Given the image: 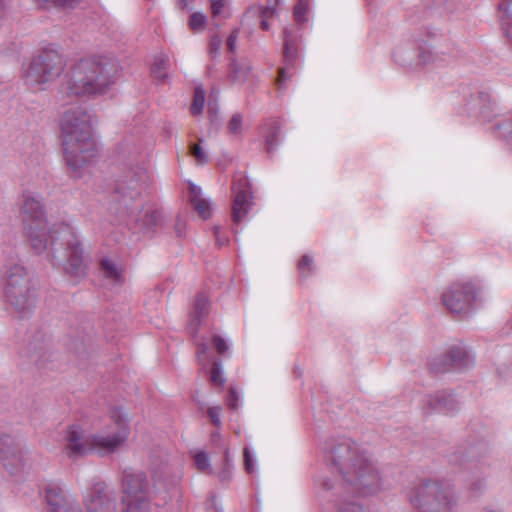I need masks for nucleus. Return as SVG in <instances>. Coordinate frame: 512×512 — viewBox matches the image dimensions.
I'll return each instance as SVG.
<instances>
[{"instance_id": "obj_33", "label": "nucleus", "mask_w": 512, "mask_h": 512, "mask_svg": "<svg viewBox=\"0 0 512 512\" xmlns=\"http://www.w3.org/2000/svg\"><path fill=\"white\" fill-rule=\"evenodd\" d=\"M190 152L198 164L203 165L208 162V154L203 150L200 144H192Z\"/></svg>"}, {"instance_id": "obj_57", "label": "nucleus", "mask_w": 512, "mask_h": 512, "mask_svg": "<svg viewBox=\"0 0 512 512\" xmlns=\"http://www.w3.org/2000/svg\"><path fill=\"white\" fill-rule=\"evenodd\" d=\"M445 367L441 368V367H436V370L440 371V370H444Z\"/></svg>"}, {"instance_id": "obj_21", "label": "nucleus", "mask_w": 512, "mask_h": 512, "mask_svg": "<svg viewBox=\"0 0 512 512\" xmlns=\"http://www.w3.org/2000/svg\"><path fill=\"white\" fill-rule=\"evenodd\" d=\"M449 61V55L430 47H422L418 53V64L422 66L433 65L436 67H443L448 64Z\"/></svg>"}, {"instance_id": "obj_55", "label": "nucleus", "mask_w": 512, "mask_h": 512, "mask_svg": "<svg viewBox=\"0 0 512 512\" xmlns=\"http://www.w3.org/2000/svg\"><path fill=\"white\" fill-rule=\"evenodd\" d=\"M498 373H499V375H500L501 377H506V376H507L506 372H505V371H503L501 368H499V369H498Z\"/></svg>"}, {"instance_id": "obj_11", "label": "nucleus", "mask_w": 512, "mask_h": 512, "mask_svg": "<svg viewBox=\"0 0 512 512\" xmlns=\"http://www.w3.org/2000/svg\"><path fill=\"white\" fill-rule=\"evenodd\" d=\"M482 299V288L473 279L462 278L452 282L442 293L443 305L454 314L470 313Z\"/></svg>"}, {"instance_id": "obj_9", "label": "nucleus", "mask_w": 512, "mask_h": 512, "mask_svg": "<svg viewBox=\"0 0 512 512\" xmlns=\"http://www.w3.org/2000/svg\"><path fill=\"white\" fill-rule=\"evenodd\" d=\"M138 197L139 193L123 195L111 205L110 213L119 223L148 232L159 224L161 213L151 205L144 206Z\"/></svg>"}, {"instance_id": "obj_52", "label": "nucleus", "mask_w": 512, "mask_h": 512, "mask_svg": "<svg viewBox=\"0 0 512 512\" xmlns=\"http://www.w3.org/2000/svg\"><path fill=\"white\" fill-rule=\"evenodd\" d=\"M506 328L508 330V333L512 334V314H511L510 319L506 323Z\"/></svg>"}, {"instance_id": "obj_32", "label": "nucleus", "mask_w": 512, "mask_h": 512, "mask_svg": "<svg viewBox=\"0 0 512 512\" xmlns=\"http://www.w3.org/2000/svg\"><path fill=\"white\" fill-rule=\"evenodd\" d=\"M233 464L229 458L228 449L224 452L223 465L221 470L218 472V477L222 482H227L232 478Z\"/></svg>"}, {"instance_id": "obj_15", "label": "nucleus", "mask_w": 512, "mask_h": 512, "mask_svg": "<svg viewBox=\"0 0 512 512\" xmlns=\"http://www.w3.org/2000/svg\"><path fill=\"white\" fill-rule=\"evenodd\" d=\"M232 189L234 192L232 221L239 224L251 209L252 192L247 179L242 175L235 179Z\"/></svg>"}, {"instance_id": "obj_25", "label": "nucleus", "mask_w": 512, "mask_h": 512, "mask_svg": "<svg viewBox=\"0 0 512 512\" xmlns=\"http://www.w3.org/2000/svg\"><path fill=\"white\" fill-rule=\"evenodd\" d=\"M168 58L164 55L156 56L154 63L151 68V73L155 79L159 81L165 80L167 77V69H168Z\"/></svg>"}, {"instance_id": "obj_46", "label": "nucleus", "mask_w": 512, "mask_h": 512, "mask_svg": "<svg viewBox=\"0 0 512 512\" xmlns=\"http://www.w3.org/2000/svg\"><path fill=\"white\" fill-rule=\"evenodd\" d=\"M237 40L238 30H234L227 39V48L229 51L234 52L236 50Z\"/></svg>"}, {"instance_id": "obj_51", "label": "nucleus", "mask_w": 512, "mask_h": 512, "mask_svg": "<svg viewBox=\"0 0 512 512\" xmlns=\"http://www.w3.org/2000/svg\"><path fill=\"white\" fill-rule=\"evenodd\" d=\"M214 233H215V236H216L217 242H218L220 245H223V244L225 243V241H224V240L222 241V238H220V237H219V228H218V227H216V228H215Z\"/></svg>"}, {"instance_id": "obj_45", "label": "nucleus", "mask_w": 512, "mask_h": 512, "mask_svg": "<svg viewBox=\"0 0 512 512\" xmlns=\"http://www.w3.org/2000/svg\"><path fill=\"white\" fill-rule=\"evenodd\" d=\"M299 4L294 8V17L297 22L305 21L306 8L303 5V0H299Z\"/></svg>"}, {"instance_id": "obj_56", "label": "nucleus", "mask_w": 512, "mask_h": 512, "mask_svg": "<svg viewBox=\"0 0 512 512\" xmlns=\"http://www.w3.org/2000/svg\"><path fill=\"white\" fill-rule=\"evenodd\" d=\"M483 512H500V511L499 510H494V509H486Z\"/></svg>"}, {"instance_id": "obj_36", "label": "nucleus", "mask_w": 512, "mask_h": 512, "mask_svg": "<svg viewBox=\"0 0 512 512\" xmlns=\"http://www.w3.org/2000/svg\"><path fill=\"white\" fill-rule=\"evenodd\" d=\"M222 46V39L219 35H212L209 40V54L212 57H216L219 54L220 48Z\"/></svg>"}, {"instance_id": "obj_31", "label": "nucleus", "mask_w": 512, "mask_h": 512, "mask_svg": "<svg viewBox=\"0 0 512 512\" xmlns=\"http://www.w3.org/2000/svg\"><path fill=\"white\" fill-rule=\"evenodd\" d=\"M499 137L505 139L512 145V116L502 120L496 125Z\"/></svg>"}, {"instance_id": "obj_16", "label": "nucleus", "mask_w": 512, "mask_h": 512, "mask_svg": "<svg viewBox=\"0 0 512 512\" xmlns=\"http://www.w3.org/2000/svg\"><path fill=\"white\" fill-rule=\"evenodd\" d=\"M421 406L426 413L451 414L459 408V403L451 392L439 391L423 396Z\"/></svg>"}, {"instance_id": "obj_5", "label": "nucleus", "mask_w": 512, "mask_h": 512, "mask_svg": "<svg viewBox=\"0 0 512 512\" xmlns=\"http://www.w3.org/2000/svg\"><path fill=\"white\" fill-rule=\"evenodd\" d=\"M116 80V68L107 61L84 59L75 64L61 84V92L73 96L102 94Z\"/></svg>"}, {"instance_id": "obj_29", "label": "nucleus", "mask_w": 512, "mask_h": 512, "mask_svg": "<svg viewBox=\"0 0 512 512\" xmlns=\"http://www.w3.org/2000/svg\"><path fill=\"white\" fill-rule=\"evenodd\" d=\"M153 478L155 481H166L171 476V466L168 462H161L159 464H152Z\"/></svg>"}, {"instance_id": "obj_44", "label": "nucleus", "mask_w": 512, "mask_h": 512, "mask_svg": "<svg viewBox=\"0 0 512 512\" xmlns=\"http://www.w3.org/2000/svg\"><path fill=\"white\" fill-rule=\"evenodd\" d=\"M213 342L215 345L216 350L220 354H224L229 349V345L226 343L225 339L221 336L215 335L213 337Z\"/></svg>"}, {"instance_id": "obj_17", "label": "nucleus", "mask_w": 512, "mask_h": 512, "mask_svg": "<svg viewBox=\"0 0 512 512\" xmlns=\"http://www.w3.org/2000/svg\"><path fill=\"white\" fill-rule=\"evenodd\" d=\"M446 364L455 369H468L475 363V355L471 349L465 346L463 343H457L447 351Z\"/></svg>"}, {"instance_id": "obj_30", "label": "nucleus", "mask_w": 512, "mask_h": 512, "mask_svg": "<svg viewBox=\"0 0 512 512\" xmlns=\"http://www.w3.org/2000/svg\"><path fill=\"white\" fill-rule=\"evenodd\" d=\"M189 28L194 33H200L205 30L207 25V16L201 12H194L191 14L189 22Z\"/></svg>"}, {"instance_id": "obj_50", "label": "nucleus", "mask_w": 512, "mask_h": 512, "mask_svg": "<svg viewBox=\"0 0 512 512\" xmlns=\"http://www.w3.org/2000/svg\"><path fill=\"white\" fill-rule=\"evenodd\" d=\"M273 13H274V9H272V8H268V7H266V8L262 11V15H263L265 18H268V17H269V16H271Z\"/></svg>"}, {"instance_id": "obj_22", "label": "nucleus", "mask_w": 512, "mask_h": 512, "mask_svg": "<svg viewBox=\"0 0 512 512\" xmlns=\"http://www.w3.org/2000/svg\"><path fill=\"white\" fill-rule=\"evenodd\" d=\"M498 12L503 34L512 43V0H501Z\"/></svg>"}, {"instance_id": "obj_7", "label": "nucleus", "mask_w": 512, "mask_h": 512, "mask_svg": "<svg viewBox=\"0 0 512 512\" xmlns=\"http://www.w3.org/2000/svg\"><path fill=\"white\" fill-rule=\"evenodd\" d=\"M1 279L8 301L21 313L30 311L35 304L34 288L19 258L8 255L0 266Z\"/></svg>"}, {"instance_id": "obj_54", "label": "nucleus", "mask_w": 512, "mask_h": 512, "mask_svg": "<svg viewBox=\"0 0 512 512\" xmlns=\"http://www.w3.org/2000/svg\"><path fill=\"white\" fill-rule=\"evenodd\" d=\"M261 27L264 29V30H268L269 29V24L267 22V20H263L261 22Z\"/></svg>"}, {"instance_id": "obj_43", "label": "nucleus", "mask_w": 512, "mask_h": 512, "mask_svg": "<svg viewBox=\"0 0 512 512\" xmlns=\"http://www.w3.org/2000/svg\"><path fill=\"white\" fill-rule=\"evenodd\" d=\"M239 400H240V397H239L237 390L235 388H231L229 391V396H228V400H227L228 406L233 410L238 409Z\"/></svg>"}, {"instance_id": "obj_10", "label": "nucleus", "mask_w": 512, "mask_h": 512, "mask_svg": "<svg viewBox=\"0 0 512 512\" xmlns=\"http://www.w3.org/2000/svg\"><path fill=\"white\" fill-rule=\"evenodd\" d=\"M129 433V420L126 413L119 407L113 408L104 429L91 434V452L101 456L112 454L125 443Z\"/></svg>"}, {"instance_id": "obj_24", "label": "nucleus", "mask_w": 512, "mask_h": 512, "mask_svg": "<svg viewBox=\"0 0 512 512\" xmlns=\"http://www.w3.org/2000/svg\"><path fill=\"white\" fill-rule=\"evenodd\" d=\"M190 192L192 194L191 201L194 205L195 210L203 219H208L211 216V206L210 203L202 198L201 189L194 184L190 185Z\"/></svg>"}, {"instance_id": "obj_26", "label": "nucleus", "mask_w": 512, "mask_h": 512, "mask_svg": "<svg viewBox=\"0 0 512 512\" xmlns=\"http://www.w3.org/2000/svg\"><path fill=\"white\" fill-rule=\"evenodd\" d=\"M102 269L107 278L120 282L122 277L121 269L118 265L110 259H103L101 262Z\"/></svg>"}, {"instance_id": "obj_2", "label": "nucleus", "mask_w": 512, "mask_h": 512, "mask_svg": "<svg viewBox=\"0 0 512 512\" xmlns=\"http://www.w3.org/2000/svg\"><path fill=\"white\" fill-rule=\"evenodd\" d=\"M60 126L66 163L74 177L82 178L97 155L92 137L91 115L81 106L68 108L61 118Z\"/></svg>"}, {"instance_id": "obj_48", "label": "nucleus", "mask_w": 512, "mask_h": 512, "mask_svg": "<svg viewBox=\"0 0 512 512\" xmlns=\"http://www.w3.org/2000/svg\"><path fill=\"white\" fill-rule=\"evenodd\" d=\"M286 78H287V75H286L285 69H280L279 70V77H278V80H277V83H278L280 88H281L282 84L285 82Z\"/></svg>"}, {"instance_id": "obj_47", "label": "nucleus", "mask_w": 512, "mask_h": 512, "mask_svg": "<svg viewBox=\"0 0 512 512\" xmlns=\"http://www.w3.org/2000/svg\"><path fill=\"white\" fill-rule=\"evenodd\" d=\"M290 46H291V37L289 31L285 30V57H289L290 54Z\"/></svg>"}, {"instance_id": "obj_8", "label": "nucleus", "mask_w": 512, "mask_h": 512, "mask_svg": "<svg viewBox=\"0 0 512 512\" xmlns=\"http://www.w3.org/2000/svg\"><path fill=\"white\" fill-rule=\"evenodd\" d=\"M64 68L62 55L56 49L45 48L24 67L23 81L35 91L45 90L61 75Z\"/></svg>"}, {"instance_id": "obj_13", "label": "nucleus", "mask_w": 512, "mask_h": 512, "mask_svg": "<svg viewBox=\"0 0 512 512\" xmlns=\"http://www.w3.org/2000/svg\"><path fill=\"white\" fill-rule=\"evenodd\" d=\"M0 461L11 474L19 472L25 465L22 441L11 435L0 436Z\"/></svg>"}, {"instance_id": "obj_18", "label": "nucleus", "mask_w": 512, "mask_h": 512, "mask_svg": "<svg viewBox=\"0 0 512 512\" xmlns=\"http://www.w3.org/2000/svg\"><path fill=\"white\" fill-rule=\"evenodd\" d=\"M197 344V356L199 364L203 369H207L208 365L212 362V367L210 370L211 381L215 385L222 386L225 383V379L222 375V369L219 362L213 361L211 353L208 351V345L205 339H200L196 341Z\"/></svg>"}, {"instance_id": "obj_23", "label": "nucleus", "mask_w": 512, "mask_h": 512, "mask_svg": "<svg viewBox=\"0 0 512 512\" xmlns=\"http://www.w3.org/2000/svg\"><path fill=\"white\" fill-rule=\"evenodd\" d=\"M252 66L248 61H232L228 71V79L232 83H244L249 79Z\"/></svg>"}, {"instance_id": "obj_20", "label": "nucleus", "mask_w": 512, "mask_h": 512, "mask_svg": "<svg viewBox=\"0 0 512 512\" xmlns=\"http://www.w3.org/2000/svg\"><path fill=\"white\" fill-rule=\"evenodd\" d=\"M209 307L210 303L208 298L204 294H198L194 302L193 311L188 325V330L191 335H195L197 333L201 320L209 313Z\"/></svg>"}, {"instance_id": "obj_1", "label": "nucleus", "mask_w": 512, "mask_h": 512, "mask_svg": "<svg viewBox=\"0 0 512 512\" xmlns=\"http://www.w3.org/2000/svg\"><path fill=\"white\" fill-rule=\"evenodd\" d=\"M23 233L36 254L46 252L49 263L72 277H83L88 269L89 254L75 229L67 223L48 226L46 208L40 195L24 193L20 205Z\"/></svg>"}, {"instance_id": "obj_53", "label": "nucleus", "mask_w": 512, "mask_h": 512, "mask_svg": "<svg viewBox=\"0 0 512 512\" xmlns=\"http://www.w3.org/2000/svg\"><path fill=\"white\" fill-rule=\"evenodd\" d=\"M9 0H0V13L6 8Z\"/></svg>"}, {"instance_id": "obj_41", "label": "nucleus", "mask_w": 512, "mask_h": 512, "mask_svg": "<svg viewBox=\"0 0 512 512\" xmlns=\"http://www.w3.org/2000/svg\"><path fill=\"white\" fill-rule=\"evenodd\" d=\"M299 270L301 275L308 274L312 268V258L308 255H304L299 261Z\"/></svg>"}, {"instance_id": "obj_28", "label": "nucleus", "mask_w": 512, "mask_h": 512, "mask_svg": "<svg viewBox=\"0 0 512 512\" xmlns=\"http://www.w3.org/2000/svg\"><path fill=\"white\" fill-rule=\"evenodd\" d=\"M205 103V91L202 86L195 88L193 101L191 104V113L195 116L202 113Z\"/></svg>"}, {"instance_id": "obj_38", "label": "nucleus", "mask_w": 512, "mask_h": 512, "mask_svg": "<svg viewBox=\"0 0 512 512\" xmlns=\"http://www.w3.org/2000/svg\"><path fill=\"white\" fill-rule=\"evenodd\" d=\"M263 134L265 135V138H266L267 151L269 153H271L277 145L276 140L278 137V129L275 127L272 132H270V133L263 132Z\"/></svg>"}, {"instance_id": "obj_12", "label": "nucleus", "mask_w": 512, "mask_h": 512, "mask_svg": "<svg viewBox=\"0 0 512 512\" xmlns=\"http://www.w3.org/2000/svg\"><path fill=\"white\" fill-rule=\"evenodd\" d=\"M122 492L123 512H151L149 484L142 472L125 471Z\"/></svg>"}, {"instance_id": "obj_39", "label": "nucleus", "mask_w": 512, "mask_h": 512, "mask_svg": "<svg viewBox=\"0 0 512 512\" xmlns=\"http://www.w3.org/2000/svg\"><path fill=\"white\" fill-rule=\"evenodd\" d=\"M244 463L245 469L248 473H253L255 471V459L253 458L249 448H244Z\"/></svg>"}, {"instance_id": "obj_37", "label": "nucleus", "mask_w": 512, "mask_h": 512, "mask_svg": "<svg viewBox=\"0 0 512 512\" xmlns=\"http://www.w3.org/2000/svg\"><path fill=\"white\" fill-rule=\"evenodd\" d=\"M211 3V11L214 17H218L224 14L225 9L227 7L226 0H210Z\"/></svg>"}, {"instance_id": "obj_19", "label": "nucleus", "mask_w": 512, "mask_h": 512, "mask_svg": "<svg viewBox=\"0 0 512 512\" xmlns=\"http://www.w3.org/2000/svg\"><path fill=\"white\" fill-rule=\"evenodd\" d=\"M469 110L483 121H490L495 115V109L490 96L486 93H479L469 102Z\"/></svg>"}, {"instance_id": "obj_49", "label": "nucleus", "mask_w": 512, "mask_h": 512, "mask_svg": "<svg viewBox=\"0 0 512 512\" xmlns=\"http://www.w3.org/2000/svg\"><path fill=\"white\" fill-rule=\"evenodd\" d=\"M321 485L324 489L326 490H330L334 487V485L332 483H330L329 481H327L326 479H322L321 481Z\"/></svg>"}, {"instance_id": "obj_6", "label": "nucleus", "mask_w": 512, "mask_h": 512, "mask_svg": "<svg viewBox=\"0 0 512 512\" xmlns=\"http://www.w3.org/2000/svg\"><path fill=\"white\" fill-rule=\"evenodd\" d=\"M408 500L417 512H455L458 505L453 486L434 479L416 483L408 493Z\"/></svg>"}, {"instance_id": "obj_42", "label": "nucleus", "mask_w": 512, "mask_h": 512, "mask_svg": "<svg viewBox=\"0 0 512 512\" xmlns=\"http://www.w3.org/2000/svg\"><path fill=\"white\" fill-rule=\"evenodd\" d=\"M222 408L219 406L211 407L208 409V415L212 421V423L219 427L221 425L220 415H221Z\"/></svg>"}, {"instance_id": "obj_40", "label": "nucleus", "mask_w": 512, "mask_h": 512, "mask_svg": "<svg viewBox=\"0 0 512 512\" xmlns=\"http://www.w3.org/2000/svg\"><path fill=\"white\" fill-rule=\"evenodd\" d=\"M43 4L56 7H73L78 0H39Z\"/></svg>"}, {"instance_id": "obj_3", "label": "nucleus", "mask_w": 512, "mask_h": 512, "mask_svg": "<svg viewBox=\"0 0 512 512\" xmlns=\"http://www.w3.org/2000/svg\"><path fill=\"white\" fill-rule=\"evenodd\" d=\"M327 459L353 491L367 495L382 488L381 476L373 460L354 441H340L332 447Z\"/></svg>"}, {"instance_id": "obj_27", "label": "nucleus", "mask_w": 512, "mask_h": 512, "mask_svg": "<svg viewBox=\"0 0 512 512\" xmlns=\"http://www.w3.org/2000/svg\"><path fill=\"white\" fill-rule=\"evenodd\" d=\"M194 464L197 469L206 474H213L214 470L211 467L209 456L204 451L195 452L193 455Z\"/></svg>"}, {"instance_id": "obj_34", "label": "nucleus", "mask_w": 512, "mask_h": 512, "mask_svg": "<svg viewBox=\"0 0 512 512\" xmlns=\"http://www.w3.org/2000/svg\"><path fill=\"white\" fill-rule=\"evenodd\" d=\"M338 512H366L365 509L355 501H342L338 505Z\"/></svg>"}, {"instance_id": "obj_14", "label": "nucleus", "mask_w": 512, "mask_h": 512, "mask_svg": "<svg viewBox=\"0 0 512 512\" xmlns=\"http://www.w3.org/2000/svg\"><path fill=\"white\" fill-rule=\"evenodd\" d=\"M91 435L79 424L69 425L63 437V449L69 459L76 460L91 453Z\"/></svg>"}, {"instance_id": "obj_35", "label": "nucleus", "mask_w": 512, "mask_h": 512, "mask_svg": "<svg viewBox=\"0 0 512 512\" xmlns=\"http://www.w3.org/2000/svg\"><path fill=\"white\" fill-rule=\"evenodd\" d=\"M242 124H243V118L240 114H234L228 124L229 131L234 134L238 135L242 131Z\"/></svg>"}, {"instance_id": "obj_4", "label": "nucleus", "mask_w": 512, "mask_h": 512, "mask_svg": "<svg viewBox=\"0 0 512 512\" xmlns=\"http://www.w3.org/2000/svg\"><path fill=\"white\" fill-rule=\"evenodd\" d=\"M48 512H82L77 499L55 483L44 489ZM87 512H117L115 491L105 482H95L84 495Z\"/></svg>"}]
</instances>
